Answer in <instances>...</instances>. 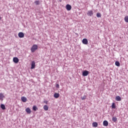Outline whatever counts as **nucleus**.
Here are the masks:
<instances>
[{"label": "nucleus", "mask_w": 128, "mask_h": 128, "mask_svg": "<svg viewBox=\"0 0 128 128\" xmlns=\"http://www.w3.org/2000/svg\"><path fill=\"white\" fill-rule=\"evenodd\" d=\"M87 16H94V12H92V10H88L87 12Z\"/></svg>", "instance_id": "2"}, {"label": "nucleus", "mask_w": 128, "mask_h": 128, "mask_svg": "<svg viewBox=\"0 0 128 128\" xmlns=\"http://www.w3.org/2000/svg\"><path fill=\"white\" fill-rule=\"evenodd\" d=\"M125 22H128V16H126L124 18Z\"/></svg>", "instance_id": "17"}, {"label": "nucleus", "mask_w": 128, "mask_h": 128, "mask_svg": "<svg viewBox=\"0 0 128 128\" xmlns=\"http://www.w3.org/2000/svg\"><path fill=\"white\" fill-rule=\"evenodd\" d=\"M0 20H2V18L1 17H0Z\"/></svg>", "instance_id": "28"}, {"label": "nucleus", "mask_w": 128, "mask_h": 128, "mask_svg": "<svg viewBox=\"0 0 128 128\" xmlns=\"http://www.w3.org/2000/svg\"><path fill=\"white\" fill-rule=\"evenodd\" d=\"M112 120L114 122H116V121L118 120V118H116V116L112 117Z\"/></svg>", "instance_id": "14"}, {"label": "nucleus", "mask_w": 128, "mask_h": 128, "mask_svg": "<svg viewBox=\"0 0 128 128\" xmlns=\"http://www.w3.org/2000/svg\"><path fill=\"white\" fill-rule=\"evenodd\" d=\"M34 68H36V62L34 61H32L31 63V70H33Z\"/></svg>", "instance_id": "5"}, {"label": "nucleus", "mask_w": 128, "mask_h": 128, "mask_svg": "<svg viewBox=\"0 0 128 128\" xmlns=\"http://www.w3.org/2000/svg\"><path fill=\"white\" fill-rule=\"evenodd\" d=\"M115 64L116 66H120V62L118 61H116L115 62Z\"/></svg>", "instance_id": "19"}, {"label": "nucleus", "mask_w": 128, "mask_h": 128, "mask_svg": "<svg viewBox=\"0 0 128 128\" xmlns=\"http://www.w3.org/2000/svg\"><path fill=\"white\" fill-rule=\"evenodd\" d=\"M81 98H82V100H86V95H84V96L82 97Z\"/></svg>", "instance_id": "25"}, {"label": "nucleus", "mask_w": 128, "mask_h": 128, "mask_svg": "<svg viewBox=\"0 0 128 128\" xmlns=\"http://www.w3.org/2000/svg\"><path fill=\"white\" fill-rule=\"evenodd\" d=\"M0 108H2V110H6V106H4V104H1Z\"/></svg>", "instance_id": "18"}, {"label": "nucleus", "mask_w": 128, "mask_h": 128, "mask_svg": "<svg viewBox=\"0 0 128 128\" xmlns=\"http://www.w3.org/2000/svg\"><path fill=\"white\" fill-rule=\"evenodd\" d=\"M44 108L45 110H48V106L46 105H44Z\"/></svg>", "instance_id": "20"}, {"label": "nucleus", "mask_w": 128, "mask_h": 128, "mask_svg": "<svg viewBox=\"0 0 128 128\" xmlns=\"http://www.w3.org/2000/svg\"><path fill=\"white\" fill-rule=\"evenodd\" d=\"M112 108H116V103L113 102L112 105Z\"/></svg>", "instance_id": "22"}, {"label": "nucleus", "mask_w": 128, "mask_h": 128, "mask_svg": "<svg viewBox=\"0 0 128 128\" xmlns=\"http://www.w3.org/2000/svg\"><path fill=\"white\" fill-rule=\"evenodd\" d=\"M116 100L117 102H120V100H122V98L120 96H116Z\"/></svg>", "instance_id": "11"}, {"label": "nucleus", "mask_w": 128, "mask_h": 128, "mask_svg": "<svg viewBox=\"0 0 128 128\" xmlns=\"http://www.w3.org/2000/svg\"><path fill=\"white\" fill-rule=\"evenodd\" d=\"M32 108L33 110H34V112H36L38 110V108L36 107V106H33Z\"/></svg>", "instance_id": "23"}, {"label": "nucleus", "mask_w": 128, "mask_h": 128, "mask_svg": "<svg viewBox=\"0 0 128 128\" xmlns=\"http://www.w3.org/2000/svg\"><path fill=\"white\" fill-rule=\"evenodd\" d=\"M34 4L36 5V6H38V4H40V1L38 0H36L34 2Z\"/></svg>", "instance_id": "24"}, {"label": "nucleus", "mask_w": 128, "mask_h": 128, "mask_svg": "<svg viewBox=\"0 0 128 128\" xmlns=\"http://www.w3.org/2000/svg\"><path fill=\"white\" fill-rule=\"evenodd\" d=\"M56 88H60V84H56Z\"/></svg>", "instance_id": "26"}, {"label": "nucleus", "mask_w": 128, "mask_h": 128, "mask_svg": "<svg viewBox=\"0 0 128 128\" xmlns=\"http://www.w3.org/2000/svg\"><path fill=\"white\" fill-rule=\"evenodd\" d=\"M48 100L44 101V103L46 104H48Z\"/></svg>", "instance_id": "27"}, {"label": "nucleus", "mask_w": 128, "mask_h": 128, "mask_svg": "<svg viewBox=\"0 0 128 128\" xmlns=\"http://www.w3.org/2000/svg\"><path fill=\"white\" fill-rule=\"evenodd\" d=\"M26 112L28 114H30V112H32V111L29 108H26Z\"/></svg>", "instance_id": "15"}, {"label": "nucleus", "mask_w": 128, "mask_h": 128, "mask_svg": "<svg viewBox=\"0 0 128 128\" xmlns=\"http://www.w3.org/2000/svg\"><path fill=\"white\" fill-rule=\"evenodd\" d=\"M13 62L15 64H18V62H20V60H18V58L17 57H14L13 58Z\"/></svg>", "instance_id": "4"}, {"label": "nucleus", "mask_w": 128, "mask_h": 128, "mask_svg": "<svg viewBox=\"0 0 128 128\" xmlns=\"http://www.w3.org/2000/svg\"><path fill=\"white\" fill-rule=\"evenodd\" d=\"M4 94L0 93V100L2 102V100H4Z\"/></svg>", "instance_id": "10"}, {"label": "nucleus", "mask_w": 128, "mask_h": 128, "mask_svg": "<svg viewBox=\"0 0 128 128\" xmlns=\"http://www.w3.org/2000/svg\"><path fill=\"white\" fill-rule=\"evenodd\" d=\"M82 42L84 44H88V39L84 38L82 40Z\"/></svg>", "instance_id": "7"}, {"label": "nucleus", "mask_w": 128, "mask_h": 128, "mask_svg": "<svg viewBox=\"0 0 128 128\" xmlns=\"http://www.w3.org/2000/svg\"><path fill=\"white\" fill-rule=\"evenodd\" d=\"M92 126H94V128H96V126H98V122H94L92 124Z\"/></svg>", "instance_id": "16"}, {"label": "nucleus", "mask_w": 128, "mask_h": 128, "mask_svg": "<svg viewBox=\"0 0 128 128\" xmlns=\"http://www.w3.org/2000/svg\"><path fill=\"white\" fill-rule=\"evenodd\" d=\"M66 10H72V6L69 4H66Z\"/></svg>", "instance_id": "8"}, {"label": "nucleus", "mask_w": 128, "mask_h": 128, "mask_svg": "<svg viewBox=\"0 0 128 128\" xmlns=\"http://www.w3.org/2000/svg\"><path fill=\"white\" fill-rule=\"evenodd\" d=\"M96 17L97 18H102V14H100V12H98L96 14Z\"/></svg>", "instance_id": "21"}, {"label": "nucleus", "mask_w": 128, "mask_h": 128, "mask_svg": "<svg viewBox=\"0 0 128 128\" xmlns=\"http://www.w3.org/2000/svg\"><path fill=\"white\" fill-rule=\"evenodd\" d=\"M36 50H38V45L36 44H34L31 48L32 52H34Z\"/></svg>", "instance_id": "1"}, {"label": "nucleus", "mask_w": 128, "mask_h": 128, "mask_svg": "<svg viewBox=\"0 0 128 128\" xmlns=\"http://www.w3.org/2000/svg\"><path fill=\"white\" fill-rule=\"evenodd\" d=\"M26 98L25 96H22L21 98V100L23 102H26Z\"/></svg>", "instance_id": "12"}, {"label": "nucleus", "mask_w": 128, "mask_h": 128, "mask_svg": "<svg viewBox=\"0 0 128 128\" xmlns=\"http://www.w3.org/2000/svg\"><path fill=\"white\" fill-rule=\"evenodd\" d=\"M59 97H60V94L55 93L54 94V98H58Z\"/></svg>", "instance_id": "13"}, {"label": "nucleus", "mask_w": 128, "mask_h": 128, "mask_svg": "<svg viewBox=\"0 0 128 128\" xmlns=\"http://www.w3.org/2000/svg\"><path fill=\"white\" fill-rule=\"evenodd\" d=\"M88 70H84L82 72V76H86L88 75Z\"/></svg>", "instance_id": "6"}, {"label": "nucleus", "mask_w": 128, "mask_h": 128, "mask_svg": "<svg viewBox=\"0 0 128 128\" xmlns=\"http://www.w3.org/2000/svg\"><path fill=\"white\" fill-rule=\"evenodd\" d=\"M18 36L19 38H24V32H20L18 34Z\"/></svg>", "instance_id": "3"}, {"label": "nucleus", "mask_w": 128, "mask_h": 128, "mask_svg": "<svg viewBox=\"0 0 128 128\" xmlns=\"http://www.w3.org/2000/svg\"><path fill=\"white\" fill-rule=\"evenodd\" d=\"M103 126H108V122L106 120H104L103 122Z\"/></svg>", "instance_id": "9"}]
</instances>
